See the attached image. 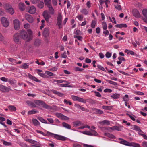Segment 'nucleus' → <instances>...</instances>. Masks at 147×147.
<instances>
[{
	"instance_id": "1",
	"label": "nucleus",
	"mask_w": 147,
	"mask_h": 147,
	"mask_svg": "<svg viewBox=\"0 0 147 147\" xmlns=\"http://www.w3.org/2000/svg\"><path fill=\"white\" fill-rule=\"evenodd\" d=\"M32 33L30 29H28L27 32L22 30L20 32V37L25 41L29 42L32 40Z\"/></svg>"
},
{
	"instance_id": "2",
	"label": "nucleus",
	"mask_w": 147,
	"mask_h": 147,
	"mask_svg": "<svg viewBox=\"0 0 147 147\" xmlns=\"http://www.w3.org/2000/svg\"><path fill=\"white\" fill-rule=\"evenodd\" d=\"M47 133L48 136H53L57 139L62 140H65L66 138L63 136L54 134L49 131H47Z\"/></svg>"
},
{
	"instance_id": "3",
	"label": "nucleus",
	"mask_w": 147,
	"mask_h": 147,
	"mask_svg": "<svg viewBox=\"0 0 147 147\" xmlns=\"http://www.w3.org/2000/svg\"><path fill=\"white\" fill-rule=\"evenodd\" d=\"M72 99L74 101H78L79 102L83 103H86V101L83 98L79 97L74 95H72L71 96Z\"/></svg>"
},
{
	"instance_id": "4",
	"label": "nucleus",
	"mask_w": 147,
	"mask_h": 147,
	"mask_svg": "<svg viewBox=\"0 0 147 147\" xmlns=\"http://www.w3.org/2000/svg\"><path fill=\"white\" fill-rule=\"evenodd\" d=\"M1 24L4 27H7L9 25V21L6 18L2 17L1 18Z\"/></svg>"
},
{
	"instance_id": "5",
	"label": "nucleus",
	"mask_w": 147,
	"mask_h": 147,
	"mask_svg": "<svg viewBox=\"0 0 147 147\" xmlns=\"http://www.w3.org/2000/svg\"><path fill=\"white\" fill-rule=\"evenodd\" d=\"M55 115L58 118L62 120H67L69 119L68 117L65 116L61 113H57L55 114Z\"/></svg>"
},
{
	"instance_id": "6",
	"label": "nucleus",
	"mask_w": 147,
	"mask_h": 147,
	"mask_svg": "<svg viewBox=\"0 0 147 147\" xmlns=\"http://www.w3.org/2000/svg\"><path fill=\"white\" fill-rule=\"evenodd\" d=\"M62 16L60 14L58 15L57 17V25L59 27V28H61L62 27Z\"/></svg>"
},
{
	"instance_id": "7",
	"label": "nucleus",
	"mask_w": 147,
	"mask_h": 147,
	"mask_svg": "<svg viewBox=\"0 0 147 147\" xmlns=\"http://www.w3.org/2000/svg\"><path fill=\"white\" fill-rule=\"evenodd\" d=\"M132 12L133 15L136 18H138L141 17V15L138 9H132Z\"/></svg>"
},
{
	"instance_id": "8",
	"label": "nucleus",
	"mask_w": 147,
	"mask_h": 147,
	"mask_svg": "<svg viewBox=\"0 0 147 147\" xmlns=\"http://www.w3.org/2000/svg\"><path fill=\"white\" fill-rule=\"evenodd\" d=\"M13 22L14 29L16 30H18L20 28V24L19 21L17 19H15L13 20Z\"/></svg>"
},
{
	"instance_id": "9",
	"label": "nucleus",
	"mask_w": 147,
	"mask_h": 147,
	"mask_svg": "<svg viewBox=\"0 0 147 147\" xmlns=\"http://www.w3.org/2000/svg\"><path fill=\"white\" fill-rule=\"evenodd\" d=\"M142 13L144 17L143 19V21L146 23H147V9H144L142 10Z\"/></svg>"
},
{
	"instance_id": "10",
	"label": "nucleus",
	"mask_w": 147,
	"mask_h": 147,
	"mask_svg": "<svg viewBox=\"0 0 147 147\" xmlns=\"http://www.w3.org/2000/svg\"><path fill=\"white\" fill-rule=\"evenodd\" d=\"M20 33H16L14 35L13 40L16 43L18 44L20 42Z\"/></svg>"
},
{
	"instance_id": "11",
	"label": "nucleus",
	"mask_w": 147,
	"mask_h": 147,
	"mask_svg": "<svg viewBox=\"0 0 147 147\" xmlns=\"http://www.w3.org/2000/svg\"><path fill=\"white\" fill-rule=\"evenodd\" d=\"M10 89L7 87L4 86L2 85H0V91L4 92H8Z\"/></svg>"
},
{
	"instance_id": "12",
	"label": "nucleus",
	"mask_w": 147,
	"mask_h": 147,
	"mask_svg": "<svg viewBox=\"0 0 147 147\" xmlns=\"http://www.w3.org/2000/svg\"><path fill=\"white\" fill-rule=\"evenodd\" d=\"M43 16L45 20L47 22L49 21V19L51 16L49 15V12L47 11H45L43 13Z\"/></svg>"
},
{
	"instance_id": "13",
	"label": "nucleus",
	"mask_w": 147,
	"mask_h": 147,
	"mask_svg": "<svg viewBox=\"0 0 147 147\" xmlns=\"http://www.w3.org/2000/svg\"><path fill=\"white\" fill-rule=\"evenodd\" d=\"M28 77L29 79L31 80H33L34 81L38 82H41V81L40 80H39L36 77L33 76L32 75L30 74L29 73L28 74Z\"/></svg>"
},
{
	"instance_id": "14",
	"label": "nucleus",
	"mask_w": 147,
	"mask_h": 147,
	"mask_svg": "<svg viewBox=\"0 0 147 147\" xmlns=\"http://www.w3.org/2000/svg\"><path fill=\"white\" fill-rule=\"evenodd\" d=\"M98 123L101 125H109L110 124V122L107 120H104L102 121H100Z\"/></svg>"
},
{
	"instance_id": "15",
	"label": "nucleus",
	"mask_w": 147,
	"mask_h": 147,
	"mask_svg": "<svg viewBox=\"0 0 147 147\" xmlns=\"http://www.w3.org/2000/svg\"><path fill=\"white\" fill-rule=\"evenodd\" d=\"M37 74L39 75L40 76L44 78H46L47 77V75L45 74L42 73V71L40 69H37L36 70Z\"/></svg>"
},
{
	"instance_id": "16",
	"label": "nucleus",
	"mask_w": 147,
	"mask_h": 147,
	"mask_svg": "<svg viewBox=\"0 0 147 147\" xmlns=\"http://www.w3.org/2000/svg\"><path fill=\"white\" fill-rule=\"evenodd\" d=\"M49 35V30L48 28H45L44 29L43 32V35L45 37H48Z\"/></svg>"
},
{
	"instance_id": "17",
	"label": "nucleus",
	"mask_w": 147,
	"mask_h": 147,
	"mask_svg": "<svg viewBox=\"0 0 147 147\" xmlns=\"http://www.w3.org/2000/svg\"><path fill=\"white\" fill-rule=\"evenodd\" d=\"M36 8L34 6H32L30 7L28 12L31 14H33L36 12Z\"/></svg>"
},
{
	"instance_id": "18",
	"label": "nucleus",
	"mask_w": 147,
	"mask_h": 147,
	"mask_svg": "<svg viewBox=\"0 0 147 147\" xmlns=\"http://www.w3.org/2000/svg\"><path fill=\"white\" fill-rule=\"evenodd\" d=\"M49 8V13L51 14H53L54 13V10L52 7L51 4L47 6Z\"/></svg>"
},
{
	"instance_id": "19",
	"label": "nucleus",
	"mask_w": 147,
	"mask_h": 147,
	"mask_svg": "<svg viewBox=\"0 0 147 147\" xmlns=\"http://www.w3.org/2000/svg\"><path fill=\"white\" fill-rule=\"evenodd\" d=\"M27 20L30 23H32L33 21V19L32 17L30 15H27L26 16Z\"/></svg>"
},
{
	"instance_id": "20",
	"label": "nucleus",
	"mask_w": 147,
	"mask_h": 147,
	"mask_svg": "<svg viewBox=\"0 0 147 147\" xmlns=\"http://www.w3.org/2000/svg\"><path fill=\"white\" fill-rule=\"evenodd\" d=\"M123 127V126L121 125L119 126H115L112 127V130H116L117 131H121V128Z\"/></svg>"
},
{
	"instance_id": "21",
	"label": "nucleus",
	"mask_w": 147,
	"mask_h": 147,
	"mask_svg": "<svg viewBox=\"0 0 147 147\" xmlns=\"http://www.w3.org/2000/svg\"><path fill=\"white\" fill-rule=\"evenodd\" d=\"M120 143L121 144H122L128 146H130V143L123 139H121V141L120 142Z\"/></svg>"
},
{
	"instance_id": "22",
	"label": "nucleus",
	"mask_w": 147,
	"mask_h": 147,
	"mask_svg": "<svg viewBox=\"0 0 147 147\" xmlns=\"http://www.w3.org/2000/svg\"><path fill=\"white\" fill-rule=\"evenodd\" d=\"M51 91L54 94H55L56 95L60 97L62 96L63 95V94L60 93L59 92L57 91L54 90H51Z\"/></svg>"
},
{
	"instance_id": "23",
	"label": "nucleus",
	"mask_w": 147,
	"mask_h": 147,
	"mask_svg": "<svg viewBox=\"0 0 147 147\" xmlns=\"http://www.w3.org/2000/svg\"><path fill=\"white\" fill-rule=\"evenodd\" d=\"M115 26L116 27L121 28L123 27L126 28L127 27V26L125 24H121L116 25Z\"/></svg>"
},
{
	"instance_id": "24",
	"label": "nucleus",
	"mask_w": 147,
	"mask_h": 147,
	"mask_svg": "<svg viewBox=\"0 0 147 147\" xmlns=\"http://www.w3.org/2000/svg\"><path fill=\"white\" fill-rule=\"evenodd\" d=\"M131 129L133 130H135L136 131H140V129L138 126L136 125H133L131 126Z\"/></svg>"
},
{
	"instance_id": "25",
	"label": "nucleus",
	"mask_w": 147,
	"mask_h": 147,
	"mask_svg": "<svg viewBox=\"0 0 147 147\" xmlns=\"http://www.w3.org/2000/svg\"><path fill=\"white\" fill-rule=\"evenodd\" d=\"M120 94H119L115 93L111 96V97L114 99H117L120 98Z\"/></svg>"
},
{
	"instance_id": "26",
	"label": "nucleus",
	"mask_w": 147,
	"mask_h": 147,
	"mask_svg": "<svg viewBox=\"0 0 147 147\" xmlns=\"http://www.w3.org/2000/svg\"><path fill=\"white\" fill-rule=\"evenodd\" d=\"M38 112V111L35 109H33L30 111H29L28 112V115H31L37 113Z\"/></svg>"
},
{
	"instance_id": "27",
	"label": "nucleus",
	"mask_w": 147,
	"mask_h": 147,
	"mask_svg": "<svg viewBox=\"0 0 147 147\" xmlns=\"http://www.w3.org/2000/svg\"><path fill=\"white\" fill-rule=\"evenodd\" d=\"M129 146H132L134 147H140L139 144L135 143L134 142L130 143Z\"/></svg>"
},
{
	"instance_id": "28",
	"label": "nucleus",
	"mask_w": 147,
	"mask_h": 147,
	"mask_svg": "<svg viewBox=\"0 0 147 147\" xmlns=\"http://www.w3.org/2000/svg\"><path fill=\"white\" fill-rule=\"evenodd\" d=\"M126 114L129 117L130 119L133 121H134L135 120V118H136V117L134 115L132 114H129V113H127Z\"/></svg>"
},
{
	"instance_id": "29",
	"label": "nucleus",
	"mask_w": 147,
	"mask_h": 147,
	"mask_svg": "<svg viewBox=\"0 0 147 147\" xmlns=\"http://www.w3.org/2000/svg\"><path fill=\"white\" fill-rule=\"evenodd\" d=\"M62 125L63 126L66 128L68 129H71V126L65 122H63L62 123Z\"/></svg>"
},
{
	"instance_id": "30",
	"label": "nucleus",
	"mask_w": 147,
	"mask_h": 147,
	"mask_svg": "<svg viewBox=\"0 0 147 147\" xmlns=\"http://www.w3.org/2000/svg\"><path fill=\"white\" fill-rule=\"evenodd\" d=\"M80 12L83 14L86 15L88 14V11L86 9L84 8L80 11Z\"/></svg>"
},
{
	"instance_id": "31",
	"label": "nucleus",
	"mask_w": 147,
	"mask_h": 147,
	"mask_svg": "<svg viewBox=\"0 0 147 147\" xmlns=\"http://www.w3.org/2000/svg\"><path fill=\"white\" fill-rule=\"evenodd\" d=\"M32 122L36 126H38L40 125L39 122L37 120L35 119H32Z\"/></svg>"
},
{
	"instance_id": "32",
	"label": "nucleus",
	"mask_w": 147,
	"mask_h": 147,
	"mask_svg": "<svg viewBox=\"0 0 147 147\" xmlns=\"http://www.w3.org/2000/svg\"><path fill=\"white\" fill-rule=\"evenodd\" d=\"M29 64L27 63H24L21 65V67L22 69H26L29 67Z\"/></svg>"
},
{
	"instance_id": "33",
	"label": "nucleus",
	"mask_w": 147,
	"mask_h": 147,
	"mask_svg": "<svg viewBox=\"0 0 147 147\" xmlns=\"http://www.w3.org/2000/svg\"><path fill=\"white\" fill-rule=\"evenodd\" d=\"M90 130L91 131V134L90 136H98V134L94 130H93L92 129H90Z\"/></svg>"
},
{
	"instance_id": "34",
	"label": "nucleus",
	"mask_w": 147,
	"mask_h": 147,
	"mask_svg": "<svg viewBox=\"0 0 147 147\" xmlns=\"http://www.w3.org/2000/svg\"><path fill=\"white\" fill-rule=\"evenodd\" d=\"M8 108L10 111H14L16 110V108L15 107L13 106L10 105L8 107Z\"/></svg>"
},
{
	"instance_id": "35",
	"label": "nucleus",
	"mask_w": 147,
	"mask_h": 147,
	"mask_svg": "<svg viewBox=\"0 0 147 147\" xmlns=\"http://www.w3.org/2000/svg\"><path fill=\"white\" fill-rule=\"evenodd\" d=\"M74 127H77L81 125V122L79 121H76L74 122Z\"/></svg>"
},
{
	"instance_id": "36",
	"label": "nucleus",
	"mask_w": 147,
	"mask_h": 147,
	"mask_svg": "<svg viewBox=\"0 0 147 147\" xmlns=\"http://www.w3.org/2000/svg\"><path fill=\"white\" fill-rule=\"evenodd\" d=\"M19 8L21 10H23L25 9V6L24 3H20L19 4Z\"/></svg>"
},
{
	"instance_id": "37",
	"label": "nucleus",
	"mask_w": 147,
	"mask_h": 147,
	"mask_svg": "<svg viewBox=\"0 0 147 147\" xmlns=\"http://www.w3.org/2000/svg\"><path fill=\"white\" fill-rule=\"evenodd\" d=\"M7 12L11 15L13 14L14 13L13 9L11 7L9 8L8 9H7Z\"/></svg>"
},
{
	"instance_id": "38",
	"label": "nucleus",
	"mask_w": 147,
	"mask_h": 147,
	"mask_svg": "<svg viewBox=\"0 0 147 147\" xmlns=\"http://www.w3.org/2000/svg\"><path fill=\"white\" fill-rule=\"evenodd\" d=\"M106 81L108 83L110 84H111L116 86L117 85V83L115 82L111 81L110 80H106Z\"/></svg>"
},
{
	"instance_id": "39",
	"label": "nucleus",
	"mask_w": 147,
	"mask_h": 147,
	"mask_svg": "<svg viewBox=\"0 0 147 147\" xmlns=\"http://www.w3.org/2000/svg\"><path fill=\"white\" fill-rule=\"evenodd\" d=\"M105 135L106 136H107L109 138H111L113 139V138H115V136L114 135H113L112 134H109V133L107 134V133H105Z\"/></svg>"
},
{
	"instance_id": "40",
	"label": "nucleus",
	"mask_w": 147,
	"mask_h": 147,
	"mask_svg": "<svg viewBox=\"0 0 147 147\" xmlns=\"http://www.w3.org/2000/svg\"><path fill=\"white\" fill-rule=\"evenodd\" d=\"M103 29V30H106L107 29V27L106 23L105 22H102V23Z\"/></svg>"
},
{
	"instance_id": "41",
	"label": "nucleus",
	"mask_w": 147,
	"mask_h": 147,
	"mask_svg": "<svg viewBox=\"0 0 147 147\" xmlns=\"http://www.w3.org/2000/svg\"><path fill=\"white\" fill-rule=\"evenodd\" d=\"M102 108L104 109L110 110L112 109V107L110 106H103Z\"/></svg>"
},
{
	"instance_id": "42",
	"label": "nucleus",
	"mask_w": 147,
	"mask_h": 147,
	"mask_svg": "<svg viewBox=\"0 0 147 147\" xmlns=\"http://www.w3.org/2000/svg\"><path fill=\"white\" fill-rule=\"evenodd\" d=\"M123 101L125 102L128 101L129 100V98L128 95H125L123 98Z\"/></svg>"
},
{
	"instance_id": "43",
	"label": "nucleus",
	"mask_w": 147,
	"mask_h": 147,
	"mask_svg": "<svg viewBox=\"0 0 147 147\" xmlns=\"http://www.w3.org/2000/svg\"><path fill=\"white\" fill-rule=\"evenodd\" d=\"M81 132L84 134L89 136H90V135H91V131H83Z\"/></svg>"
},
{
	"instance_id": "44",
	"label": "nucleus",
	"mask_w": 147,
	"mask_h": 147,
	"mask_svg": "<svg viewBox=\"0 0 147 147\" xmlns=\"http://www.w3.org/2000/svg\"><path fill=\"white\" fill-rule=\"evenodd\" d=\"M96 23H97V22L96 20H92V22L91 24V27L93 28H94L95 26L96 25Z\"/></svg>"
},
{
	"instance_id": "45",
	"label": "nucleus",
	"mask_w": 147,
	"mask_h": 147,
	"mask_svg": "<svg viewBox=\"0 0 147 147\" xmlns=\"http://www.w3.org/2000/svg\"><path fill=\"white\" fill-rule=\"evenodd\" d=\"M76 18L80 21H82L83 18V16L79 14L77 16Z\"/></svg>"
},
{
	"instance_id": "46",
	"label": "nucleus",
	"mask_w": 147,
	"mask_h": 147,
	"mask_svg": "<svg viewBox=\"0 0 147 147\" xmlns=\"http://www.w3.org/2000/svg\"><path fill=\"white\" fill-rule=\"evenodd\" d=\"M51 0H44V2L45 5H51Z\"/></svg>"
},
{
	"instance_id": "47",
	"label": "nucleus",
	"mask_w": 147,
	"mask_h": 147,
	"mask_svg": "<svg viewBox=\"0 0 147 147\" xmlns=\"http://www.w3.org/2000/svg\"><path fill=\"white\" fill-rule=\"evenodd\" d=\"M19 145L22 147H29V146H28L26 144L22 142H20L19 143Z\"/></svg>"
},
{
	"instance_id": "48",
	"label": "nucleus",
	"mask_w": 147,
	"mask_h": 147,
	"mask_svg": "<svg viewBox=\"0 0 147 147\" xmlns=\"http://www.w3.org/2000/svg\"><path fill=\"white\" fill-rule=\"evenodd\" d=\"M42 102L39 100H36L34 101V103L37 105H39L41 104H42Z\"/></svg>"
},
{
	"instance_id": "49",
	"label": "nucleus",
	"mask_w": 147,
	"mask_h": 147,
	"mask_svg": "<svg viewBox=\"0 0 147 147\" xmlns=\"http://www.w3.org/2000/svg\"><path fill=\"white\" fill-rule=\"evenodd\" d=\"M44 6V3L43 2H40L38 4V7L40 8H42Z\"/></svg>"
},
{
	"instance_id": "50",
	"label": "nucleus",
	"mask_w": 147,
	"mask_h": 147,
	"mask_svg": "<svg viewBox=\"0 0 147 147\" xmlns=\"http://www.w3.org/2000/svg\"><path fill=\"white\" fill-rule=\"evenodd\" d=\"M27 103L30 106H31L32 107H36V105L34 103L30 102L28 101L27 102Z\"/></svg>"
},
{
	"instance_id": "51",
	"label": "nucleus",
	"mask_w": 147,
	"mask_h": 147,
	"mask_svg": "<svg viewBox=\"0 0 147 147\" xmlns=\"http://www.w3.org/2000/svg\"><path fill=\"white\" fill-rule=\"evenodd\" d=\"M38 119L41 122H42V123H47V121L41 117H40Z\"/></svg>"
},
{
	"instance_id": "52",
	"label": "nucleus",
	"mask_w": 147,
	"mask_h": 147,
	"mask_svg": "<svg viewBox=\"0 0 147 147\" xmlns=\"http://www.w3.org/2000/svg\"><path fill=\"white\" fill-rule=\"evenodd\" d=\"M112 54L109 52H107L105 54L106 57L108 58H110Z\"/></svg>"
},
{
	"instance_id": "53",
	"label": "nucleus",
	"mask_w": 147,
	"mask_h": 147,
	"mask_svg": "<svg viewBox=\"0 0 147 147\" xmlns=\"http://www.w3.org/2000/svg\"><path fill=\"white\" fill-rule=\"evenodd\" d=\"M92 92H94L95 94V95L98 97H101V95L98 92L95 91H92Z\"/></svg>"
},
{
	"instance_id": "54",
	"label": "nucleus",
	"mask_w": 147,
	"mask_h": 147,
	"mask_svg": "<svg viewBox=\"0 0 147 147\" xmlns=\"http://www.w3.org/2000/svg\"><path fill=\"white\" fill-rule=\"evenodd\" d=\"M109 19L113 23H114L115 24H116V21L115 18L114 17H113L112 18L110 17L109 16Z\"/></svg>"
},
{
	"instance_id": "55",
	"label": "nucleus",
	"mask_w": 147,
	"mask_h": 147,
	"mask_svg": "<svg viewBox=\"0 0 147 147\" xmlns=\"http://www.w3.org/2000/svg\"><path fill=\"white\" fill-rule=\"evenodd\" d=\"M92 3L90 1H88L86 3L87 7L88 8H90L91 6Z\"/></svg>"
},
{
	"instance_id": "56",
	"label": "nucleus",
	"mask_w": 147,
	"mask_h": 147,
	"mask_svg": "<svg viewBox=\"0 0 147 147\" xmlns=\"http://www.w3.org/2000/svg\"><path fill=\"white\" fill-rule=\"evenodd\" d=\"M95 110L96 113L98 114H102L103 113V111L99 109H96Z\"/></svg>"
},
{
	"instance_id": "57",
	"label": "nucleus",
	"mask_w": 147,
	"mask_h": 147,
	"mask_svg": "<svg viewBox=\"0 0 147 147\" xmlns=\"http://www.w3.org/2000/svg\"><path fill=\"white\" fill-rule=\"evenodd\" d=\"M103 33L104 34L105 36H106L108 35L109 34V31L107 30H103Z\"/></svg>"
},
{
	"instance_id": "58",
	"label": "nucleus",
	"mask_w": 147,
	"mask_h": 147,
	"mask_svg": "<svg viewBox=\"0 0 147 147\" xmlns=\"http://www.w3.org/2000/svg\"><path fill=\"white\" fill-rule=\"evenodd\" d=\"M0 79L2 81L5 82H7L8 80L7 78L4 77H2L0 78Z\"/></svg>"
},
{
	"instance_id": "59",
	"label": "nucleus",
	"mask_w": 147,
	"mask_h": 147,
	"mask_svg": "<svg viewBox=\"0 0 147 147\" xmlns=\"http://www.w3.org/2000/svg\"><path fill=\"white\" fill-rule=\"evenodd\" d=\"M104 92L106 93V92H108V93H111V92L112 91V90L110 89L109 88H106L104 90Z\"/></svg>"
},
{
	"instance_id": "60",
	"label": "nucleus",
	"mask_w": 147,
	"mask_h": 147,
	"mask_svg": "<svg viewBox=\"0 0 147 147\" xmlns=\"http://www.w3.org/2000/svg\"><path fill=\"white\" fill-rule=\"evenodd\" d=\"M36 131L37 133L41 134H42L43 136H46L48 135L47 134V133L46 134H45V133H43V132H42V131H40V130H36Z\"/></svg>"
},
{
	"instance_id": "61",
	"label": "nucleus",
	"mask_w": 147,
	"mask_h": 147,
	"mask_svg": "<svg viewBox=\"0 0 147 147\" xmlns=\"http://www.w3.org/2000/svg\"><path fill=\"white\" fill-rule=\"evenodd\" d=\"M115 7L117 9L119 10H120L121 9V7L120 5H115Z\"/></svg>"
},
{
	"instance_id": "62",
	"label": "nucleus",
	"mask_w": 147,
	"mask_h": 147,
	"mask_svg": "<svg viewBox=\"0 0 147 147\" xmlns=\"http://www.w3.org/2000/svg\"><path fill=\"white\" fill-rule=\"evenodd\" d=\"M45 74H47L49 76H52L53 75V74L51 72L48 71H46L45 72Z\"/></svg>"
},
{
	"instance_id": "63",
	"label": "nucleus",
	"mask_w": 147,
	"mask_h": 147,
	"mask_svg": "<svg viewBox=\"0 0 147 147\" xmlns=\"http://www.w3.org/2000/svg\"><path fill=\"white\" fill-rule=\"evenodd\" d=\"M57 68L56 67H54L50 69L49 70L52 71H55L57 70Z\"/></svg>"
},
{
	"instance_id": "64",
	"label": "nucleus",
	"mask_w": 147,
	"mask_h": 147,
	"mask_svg": "<svg viewBox=\"0 0 147 147\" xmlns=\"http://www.w3.org/2000/svg\"><path fill=\"white\" fill-rule=\"evenodd\" d=\"M142 145L144 147H147V142L143 141L142 143Z\"/></svg>"
}]
</instances>
